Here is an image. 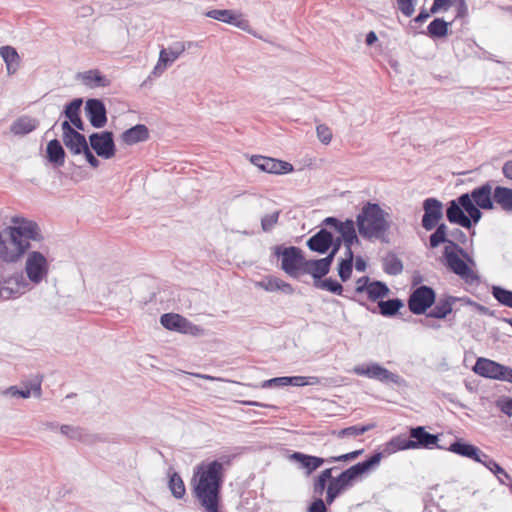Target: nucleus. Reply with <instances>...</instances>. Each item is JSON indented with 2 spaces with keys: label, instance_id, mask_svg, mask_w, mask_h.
I'll return each mask as SVG.
<instances>
[{
  "label": "nucleus",
  "instance_id": "nucleus-25",
  "mask_svg": "<svg viewBox=\"0 0 512 512\" xmlns=\"http://www.w3.org/2000/svg\"><path fill=\"white\" fill-rule=\"evenodd\" d=\"M446 449L460 456L472 459L478 463H481L485 456V453L481 451L478 447H476L473 444L466 443L461 439L455 440Z\"/></svg>",
  "mask_w": 512,
  "mask_h": 512
},
{
  "label": "nucleus",
  "instance_id": "nucleus-36",
  "mask_svg": "<svg viewBox=\"0 0 512 512\" xmlns=\"http://www.w3.org/2000/svg\"><path fill=\"white\" fill-rule=\"evenodd\" d=\"M390 292V289L386 285V283L378 280H374L369 284V288L366 291L367 298L372 301H380L382 298L386 297Z\"/></svg>",
  "mask_w": 512,
  "mask_h": 512
},
{
  "label": "nucleus",
  "instance_id": "nucleus-53",
  "mask_svg": "<svg viewBox=\"0 0 512 512\" xmlns=\"http://www.w3.org/2000/svg\"><path fill=\"white\" fill-rule=\"evenodd\" d=\"M316 133L319 141L325 145H328L332 140V131L325 125L320 124L316 127Z\"/></svg>",
  "mask_w": 512,
  "mask_h": 512
},
{
  "label": "nucleus",
  "instance_id": "nucleus-34",
  "mask_svg": "<svg viewBox=\"0 0 512 512\" xmlns=\"http://www.w3.org/2000/svg\"><path fill=\"white\" fill-rule=\"evenodd\" d=\"M451 22H446L443 18H435L427 26V35L432 39L444 38L448 35V29Z\"/></svg>",
  "mask_w": 512,
  "mask_h": 512
},
{
  "label": "nucleus",
  "instance_id": "nucleus-26",
  "mask_svg": "<svg viewBox=\"0 0 512 512\" xmlns=\"http://www.w3.org/2000/svg\"><path fill=\"white\" fill-rule=\"evenodd\" d=\"M46 157L54 167H62L64 165L66 152L58 139H52L47 143Z\"/></svg>",
  "mask_w": 512,
  "mask_h": 512
},
{
  "label": "nucleus",
  "instance_id": "nucleus-27",
  "mask_svg": "<svg viewBox=\"0 0 512 512\" xmlns=\"http://www.w3.org/2000/svg\"><path fill=\"white\" fill-rule=\"evenodd\" d=\"M149 138V130L144 124H137L121 134V140L127 145L144 142Z\"/></svg>",
  "mask_w": 512,
  "mask_h": 512
},
{
  "label": "nucleus",
  "instance_id": "nucleus-6",
  "mask_svg": "<svg viewBox=\"0 0 512 512\" xmlns=\"http://www.w3.org/2000/svg\"><path fill=\"white\" fill-rule=\"evenodd\" d=\"M435 301V290L430 286L421 285L411 291L407 304L412 314L423 315L435 304Z\"/></svg>",
  "mask_w": 512,
  "mask_h": 512
},
{
  "label": "nucleus",
  "instance_id": "nucleus-20",
  "mask_svg": "<svg viewBox=\"0 0 512 512\" xmlns=\"http://www.w3.org/2000/svg\"><path fill=\"white\" fill-rule=\"evenodd\" d=\"M458 301L464 304L473 303L468 297L445 295L437 302L435 301L434 308L427 313V318L445 319L453 311V305Z\"/></svg>",
  "mask_w": 512,
  "mask_h": 512
},
{
  "label": "nucleus",
  "instance_id": "nucleus-49",
  "mask_svg": "<svg viewBox=\"0 0 512 512\" xmlns=\"http://www.w3.org/2000/svg\"><path fill=\"white\" fill-rule=\"evenodd\" d=\"M337 272L342 282L348 281L353 272V263L348 259H340L337 266Z\"/></svg>",
  "mask_w": 512,
  "mask_h": 512
},
{
  "label": "nucleus",
  "instance_id": "nucleus-30",
  "mask_svg": "<svg viewBox=\"0 0 512 512\" xmlns=\"http://www.w3.org/2000/svg\"><path fill=\"white\" fill-rule=\"evenodd\" d=\"M494 206L497 205L503 211L512 213V189L504 186H496L493 192Z\"/></svg>",
  "mask_w": 512,
  "mask_h": 512
},
{
  "label": "nucleus",
  "instance_id": "nucleus-45",
  "mask_svg": "<svg viewBox=\"0 0 512 512\" xmlns=\"http://www.w3.org/2000/svg\"><path fill=\"white\" fill-rule=\"evenodd\" d=\"M60 432L72 440H79L82 442H88L89 435L85 433L84 429L77 427V426H71V425H62L60 427Z\"/></svg>",
  "mask_w": 512,
  "mask_h": 512
},
{
  "label": "nucleus",
  "instance_id": "nucleus-17",
  "mask_svg": "<svg viewBox=\"0 0 512 512\" xmlns=\"http://www.w3.org/2000/svg\"><path fill=\"white\" fill-rule=\"evenodd\" d=\"M434 229V232L429 236V245L431 248H437L439 245L445 243L447 244L446 246H450V248L456 250L463 258L473 263V260L470 258L469 254L461 246L454 243V241H450V231L448 230V227L445 223L439 222Z\"/></svg>",
  "mask_w": 512,
  "mask_h": 512
},
{
  "label": "nucleus",
  "instance_id": "nucleus-33",
  "mask_svg": "<svg viewBox=\"0 0 512 512\" xmlns=\"http://www.w3.org/2000/svg\"><path fill=\"white\" fill-rule=\"evenodd\" d=\"M80 76L83 83L91 88L107 87L111 84V80L102 75L97 69L85 71Z\"/></svg>",
  "mask_w": 512,
  "mask_h": 512
},
{
  "label": "nucleus",
  "instance_id": "nucleus-16",
  "mask_svg": "<svg viewBox=\"0 0 512 512\" xmlns=\"http://www.w3.org/2000/svg\"><path fill=\"white\" fill-rule=\"evenodd\" d=\"M250 161L261 171L271 174L283 175L294 170L291 163L267 156L253 155L251 156Z\"/></svg>",
  "mask_w": 512,
  "mask_h": 512
},
{
  "label": "nucleus",
  "instance_id": "nucleus-38",
  "mask_svg": "<svg viewBox=\"0 0 512 512\" xmlns=\"http://www.w3.org/2000/svg\"><path fill=\"white\" fill-rule=\"evenodd\" d=\"M488 470H490L498 479V481L505 485L511 476L492 458L485 454L483 461H481Z\"/></svg>",
  "mask_w": 512,
  "mask_h": 512
},
{
  "label": "nucleus",
  "instance_id": "nucleus-60",
  "mask_svg": "<svg viewBox=\"0 0 512 512\" xmlns=\"http://www.w3.org/2000/svg\"><path fill=\"white\" fill-rule=\"evenodd\" d=\"M371 280L368 276H362L356 280V285L354 289L355 294H363L366 293V291L369 288V284H371Z\"/></svg>",
  "mask_w": 512,
  "mask_h": 512
},
{
  "label": "nucleus",
  "instance_id": "nucleus-63",
  "mask_svg": "<svg viewBox=\"0 0 512 512\" xmlns=\"http://www.w3.org/2000/svg\"><path fill=\"white\" fill-rule=\"evenodd\" d=\"M456 19L466 18L468 16V6L465 0H457L456 1Z\"/></svg>",
  "mask_w": 512,
  "mask_h": 512
},
{
  "label": "nucleus",
  "instance_id": "nucleus-14",
  "mask_svg": "<svg viewBox=\"0 0 512 512\" xmlns=\"http://www.w3.org/2000/svg\"><path fill=\"white\" fill-rule=\"evenodd\" d=\"M424 214L421 225L426 231L433 230L443 218V203L437 198H426L422 203Z\"/></svg>",
  "mask_w": 512,
  "mask_h": 512
},
{
  "label": "nucleus",
  "instance_id": "nucleus-23",
  "mask_svg": "<svg viewBox=\"0 0 512 512\" xmlns=\"http://www.w3.org/2000/svg\"><path fill=\"white\" fill-rule=\"evenodd\" d=\"M288 459L298 464V468L302 469L305 475L309 476L326 462V458L305 454L302 452H293Z\"/></svg>",
  "mask_w": 512,
  "mask_h": 512
},
{
  "label": "nucleus",
  "instance_id": "nucleus-13",
  "mask_svg": "<svg viewBox=\"0 0 512 512\" xmlns=\"http://www.w3.org/2000/svg\"><path fill=\"white\" fill-rule=\"evenodd\" d=\"M409 435L410 438H406L409 449H432L434 446L445 449L444 446L438 444V435L427 432L423 426L412 427Z\"/></svg>",
  "mask_w": 512,
  "mask_h": 512
},
{
  "label": "nucleus",
  "instance_id": "nucleus-5",
  "mask_svg": "<svg viewBox=\"0 0 512 512\" xmlns=\"http://www.w3.org/2000/svg\"><path fill=\"white\" fill-rule=\"evenodd\" d=\"M30 246V242L17 238L6 227L0 231V259L3 262L16 263Z\"/></svg>",
  "mask_w": 512,
  "mask_h": 512
},
{
  "label": "nucleus",
  "instance_id": "nucleus-39",
  "mask_svg": "<svg viewBox=\"0 0 512 512\" xmlns=\"http://www.w3.org/2000/svg\"><path fill=\"white\" fill-rule=\"evenodd\" d=\"M36 397L41 396V384L36 383L33 384L30 388L26 387L24 389H19L17 386H10L6 390L3 391L4 395H9L11 397H21L27 399L31 396V393Z\"/></svg>",
  "mask_w": 512,
  "mask_h": 512
},
{
  "label": "nucleus",
  "instance_id": "nucleus-50",
  "mask_svg": "<svg viewBox=\"0 0 512 512\" xmlns=\"http://www.w3.org/2000/svg\"><path fill=\"white\" fill-rule=\"evenodd\" d=\"M281 211L276 210L273 213L266 214L261 218V228L263 232H271L278 223Z\"/></svg>",
  "mask_w": 512,
  "mask_h": 512
},
{
  "label": "nucleus",
  "instance_id": "nucleus-15",
  "mask_svg": "<svg viewBox=\"0 0 512 512\" xmlns=\"http://www.w3.org/2000/svg\"><path fill=\"white\" fill-rule=\"evenodd\" d=\"M26 274L33 283H40L48 273V262L46 257L38 251L29 253L26 266Z\"/></svg>",
  "mask_w": 512,
  "mask_h": 512
},
{
  "label": "nucleus",
  "instance_id": "nucleus-48",
  "mask_svg": "<svg viewBox=\"0 0 512 512\" xmlns=\"http://www.w3.org/2000/svg\"><path fill=\"white\" fill-rule=\"evenodd\" d=\"M82 104H83L82 98L73 99L71 102H69L65 106L63 114L69 121H71L74 118L79 117Z\"/></svg>",
  "mask_w": 512,
  "mask_h": 512
},
{
  "label": "nucleus",
  "instance_id": "nucleus-62",
  "mask_svg": "<svg viewBox=\"0 0 512 512\" xmlns=\"http://www.w3.org/2000/svg\"><path fill=\"white\" fill-rule=\"evenodd\" d=\"M308 512H328L324 500L320 497L314 499L308 507Z\"/></svg>",
  "mask_w": 512,
  "mask_h": 512
},
{
  "label": "nucleus",
  "instance_id": "nucleus-56",
  "mask_svg": "<svg viewBox=\"0 0 512 512\" xmlns=\"http://www.w3.org/2000/svg\"><path fill=\"white\" fill-rule=\"evenodd\" d=\"M398 9L406 17H411L415 12L416 0H396Z\"/></svg>",
  "mask_w": 512,
  "mask_h": 512
},
{
  "label": "nucleus",
  "instance_id": "nucleus-2",
  "mask_svg": "<svg viewBox=\"0 0 512 512\" xmlns=\"http://www.w3.org/2000/svg\"><path fill=\"white\" fill-rule=\"evenodd\" d=\"M222 459L224 462L203 461L193 471L192 493L205 512H220L221 489L225 478L224 463H230L229 457Z\"/></svg>",
  "mask_w": 512,
  "mask_h": 512
},
{
  "label": "nucleus",
  "instance_id": "nucleus-43",
  "mask_svg": "<svg viewBox=\"0 0 512 512\" xmlns=\"http://www.w3.org/2000/svg\"><path fill=\"white\" fill-rule=\"evenodd\" d=\"M374 427V424L367 425H353L341 429L339 431H333V435H336L338 438L344 437H357L363 435L367 431L371 430Z\"/></svg>",
  "mask_w": 512,
  "mask_h": 512
},
{
  "label": "nucleus",
  "instance_id": "nucleus-61",
  "mask_svg": "<svg viewBox=\"0 0 512 512\" xmlns=\"http://www.w3.org/2000/svg\"><path fill=\"white\" fill-rule=\"evenodd\" d=\"M341 245L342 239L340 237H334L333 245H331V248L329 249L327 256H325L323 259L329 260V263L332 264L336 254L341 248Z\"/></svg>",
  "mask_w": 512,
  "mask_h": 512
},
{
  "label": "nucleus",
  "instance_id": "nucleus-41",
  "mask_svg": "<svg viewBox=\"0 0 512 512\" xmlns=\"http://www.w3.org/2000/svg\"><path fill=\"white\" fill-rule=\"evenodd\" d=\"M329 260L315 259V263L312 268L311 277L313 278V286L315 287L331 270Z\"/></svg>",
  "mask_w": 512,
  "mask_h": 512
},
{
  "label": "nucleus",
  "instance_id": "nucleus-22",
  "mask_svg": "<svg viewBox=\"0 0 512 512\" xmlns=\"http://www.w3.org/2000/svg\"><path fill=\"white\" fill-rule=\"evenodd\" d=\"M160 323L166 329L180 333L195 334V332L199 330V328L192 324L188 319L175 313L163 314L160 317Z\"/></svg>",
  "mask_w": 512,
  "mask_h": 512
},
{
  "label": "nucleus",
  "instance_id": "nucleus-21",
  "mask_svg": "<svg viewBox=\"0 0 512 512\" xmlns=\"http://www.w3.org/2000/svg\"><path fill=\"white\" fill-rule=\"evenodd\" d=\"M85 114L94 128H102L107 123V110L102 100L91 98L85 103Z\"/></svg>",
  "mask_w": 512,
  "mask_h": 512
},
{
  "label": "nucleus",
  "instance_id": "nucleus-59",
  "mask_svg": "<svg viewBox=\"0 0 512 512\" xmlns=\"http://www.w3.org/2000/svg\"><path fill=\"white\" fill-rule=\"evenodd\" d=\"M496 406L501 410V412H503L507 416H512V398L504 397L498 399L496 401Z\"/></svg>",
  "mask_w": 512,
  "mask_h": 512
},
{
  "label": "nucleus",
  "instance_id": "nucleus-18",
  "mask_svg": "<svg viewBox=\"0 0 512 512\" xmlns=\"http://www.w3.org/2000/svg\"><path fill=\"white\" fill-rule=\"evenodd\" d=\"M27 282L21 273L3 277L0 279V298L8 300L23 293Z\"/></svg>",
  "mask_w": 512,
  "mask_h": 512
},
{
  "label": "nucleus",
  "instance_id": "nucleus-32",
  "mask_svg": "<svg viewBox=\"0 0 512 512\" xmlns=\"http://www.w3.org/2000/svg\"><path fill=\"white\" fill-rule=\"evenodd\" d=\"M406 437L403 435L395 436L383 445L382 451H376L372 456L379 454L380 460L384 456L391 455L397 451L408 450Z\"/></svg>",
  "mask_w": 512,
  "mask_h": 512
},
{
  "label": "nucleus",
  "instance_id": "nucleus-57",
  "mask_svg": "<svg viewBox=\"0 0 512 512\" xmlns=\"http://www.w3.org/2000/svg\"><path fill=\"white\" fill-rule=\"evenodd\" d=\"M450 241H454V243L465 245L468 241L467 235L460 228H453L449 232Z\"/></svg>",
  "mask_w": 512,
  "mask_h": 512
},
{
  "label": "nucleus",
  "instance_id": "nucleus-42",
  "mask_svg": "<svg viewBox=\"0 0 512 512\" xmlns=\"http://www.w3.org/2000/svg\"><path fill=\"white\" fill-rule=\"evenodd\" d=\"M168 488L176 499H183L186 494L184 481L177 472L169 474Z\"/></svg>",
  "mask_w": 512,
  "mask_h": 512
},
{
  "label": "nucleus",
  "instance_id": "nucleus-4",
  "mask_svg": "<svg viewBox=\"0 0 512 512\" xmlns=\"http://www.w3.org/2000/svg\"><path fill=\"white\" fill-rule=\"evenodd\" d=\"M380 463L379 454L376 456H370L362 462H358L349 468L343 470L338 476H336L331 483H329L338 493L343 494L350 488H352L355 482L358 481L364 474L368 473L371 469Z\"/></svg>",
  "mask_w": 512,
  "mask_h": 512
},
{
  "label": "nucleus",
  "instance_id": "nucleus-8",
  "mask_svg": "<svg viewBox=\"0 0 512 512\" xmlns=\"http://www.w3.org/2000/svg\"><path fill=\"white\" fill-rule=\"evenodd\" d=\"M354 372L360 376H366L370 379H376L382 383H393L397 386H405L406 381L404 378L396 373L389 371L378 363H371L368 365L355 366Z\"/></svg>",
  "mask_w": 512,
  "mask_h": 512
},
{
  "label": "nucleus",
  "instance_id": "nucleus-10",
  "mask_svg": "<svg viewBox=\"0 0 512 512\" xmlns=\"http://www.w3.org/2000/svg\"><path fill=\"white\" fill-rule=\"evenodd\" d=\"M89 147L95 151L97 156L103 159H111L116 153L113 132L106 130L90 134Z\"/></svg>",
  "mask_w": 512,
  "mask_h": 512
},
{
  "label": "nucleus",
  "instance_id": "nucleus-19",
  "mask_svg": "<svg viewBox=\"0 0 512 512\" xmlns=\"http://www.w3.org/2000/svg\"><path fill=\"white\" fill-rule=\"evenodd\" d=\"M206 16L230 25L243 31L250 32V23L241 13L229 9H213L206 13Z\"/></svg>",
  "mask_w": 512,
  "mask_h": 512
},
{
  "label": "nucleus",
  "instance_id": "nucleus-9",
  "mask_svg": "<svg viewBox=\"0 0 512 512\" xmlns=\"http://www.w3.org/2000/svg\"><path fill=\"white\" fill-rule=\"evenodd\" d=\"M473 371L484 378L509 382L512 368L487 358H478Z\"/></svg>",
  "mask_w": 512,
  "mask_h": 512
},
{
  "label": "nucleus",
  "instance_id": "nucleus-1",
  "mask_svg": "<svg viewBox=\"0 0 512 512\" xmlns=\"http://www.w3.org/2000/svg\"><path fill=\"white\" fill-rule=\"evenodd\" d=\"M493 181H486L471 192L463 193L447 203L445 214L449 223L471 229L481 220V210H493Z\"/></svg>",
  "mask_w": 512,
  "mask_h": 512
},
{
  "label": "nucleus",
  "instance_id": "nucleus-28",
  "mask_svg": "<svg viewBox=\"0 0 512 512\" xmlns=\"http://www.w3.org/2000/svg\"><path fill=\"white\" fill-rule=\"evenodd\" d=\"M192 45L191 42H175L173 45L168 48L161 49L159 55L161 56L162 63H168L171 65L175 60H177L187 48H190Z\"/></svg>",
  "mask_w": 512,
  "mask_h": 512
},
{
  "label": "nucleus",
  "instance_id": "nucleus-7",
  "mask_svg": "<svg viewBox=\"0 0 512 512\" xmlns=\"http://www.w3.org/2000/svg\"><path fill=\"white\" fill-rule=\"evenodd\" d=\"M273 255L281 259V269L290 277L297 279V268L302 260V249L297 246L276 245Z\"/></svg>",
  "mask_w": 512,
  "mask_h": 512
},
{
  "label": "nucleus",
  "instance_id": "nucleus-3",
  "mask_svg": "<svg viewBox=\"0 0 512 512\" xmlns=\"http://www.w3.org/2000/svg\"><path fill=\"white\" fill-rule=\"evenodd\" d=\"M389 214L379 204L367 202L356 217L359 234L366 239L385 241L386 232L390 229Z\"/></svg>",
  "mask_w": 512,
  "mask_h": 512
},
{
  "label": "nucleus",
  "instance_id": "nucleus-64",
  "mask_svg": "<svg viewBox=\"0 0 512 512\" xmlns=\"http://www.w3.org/2000/svg\"><path fill=\"white\" fill-rule=\"evenodd\" d=\"M91 149V147L86 148L82 154L84 155L86 161L90 164L91 167L98 168L100 166V161L92 153Z\"/></svg>",
  "mask_w": 512,
  "mask_h": 512
},
{
  "label": "nucleus",
  "instance_id": "nucleus-55",
  "mask_svg": "<svg viewBox=\"0 0 512 512\" xmlns=\"http://www.w3.org/2000/svg\"><path fill=\"white\" fill-rule=\"evenodd\" d=\"M314 263H315V259H306L304 256V252H303L302 260L299 262L298 268H297V279L302 274L311 275Z\"/></svg>",
  "mask_w": 512,
  "mask_h": 512
},
{
  "label": "nucleus",
  "instance_id": "nucleus-37",
  "mask_svg": "<svg viewBox=\"0 0 512 512\" xmlns=\"http://www.w3.org/2000/svg\"><path fill=\"white\" fill-rule=\"evenodd\" d=\"M338 232L341 234L339 237L342 239V243L345 247L352 246L355 242H358L353 220L347 219Z\"/></svg>",
  "mask_w": 512,
  "mask_h": 512
},
{
  "label": "nucleus",
  "instance_id": "nucleus-24",
  "mask_svg": "<svg viewBox=\"0 0 512 512\" xmlns=\"http://www.w3.org/2000/svg\"><path fill=\"white\" fill-rule=\"evenodd\" d=\"M333 241V234L326 228H321L307 240L306 245L312 252L325 254L333 245Z\"/></svg>",
  "mask_w": 512,
  "mask_h": 512
},
{
  "label": "nucleus",
  "instance_id": "nucleus-12",
  "mask_svg": "<svg viewBox=\"0 0 512 512\" xmlns=\"http://www.w3.org/2000/svg\"><path fill=\"white\" fill-rule=\"evenodd\" d=\"M12 223L14 226H7L9 232H12L17 238L25 239L27 242L30 240L41 241L42 235L40 233L39 226L36 222L27 220L22 217H13Z\"/></svg>",
  "mask_w": 512,
  "mask_h": 512
},
{
  "label": "nucleus",
  "instance_id": "nucleus-46",
  "mask_svg": "<svg viewBox=\"0 0 512 512\" xmlns=\"http://www.w3.org/2000/svg\"><path fill=\"white\" fill-rule=\"evenodd\" d=\"M493 297L503 306L512 308V291L501 286H493Z\"/></svg>",
  "mask_w": 512,
  "mask_h": 512
},
{
  "label": "nucleus",
  "instance_id": "nucleus-51",
  "mask_svg": "<svg viewBox=\"0 0 512 512\" xmlns=\"http://www.w3.org/2000/svg\"><path fill=\"white\" fill-rule=\"evenodd\" d=\"M288 385L302 387L307 385H317L319 383L318 377H304V376H287Z\"/></svg>",
  "mask_w": 512,
  "mask_h": 512
},
{
  "label": "nucleus",
  "instance_id": "nucleus-11",
  "mask_svg": "<svg viewBox=\"0 0 512 512\" xmlns=\"http://www.w3.org/2000/svg\"><path fill=\"white\" fill-rule=\"evenodd\" d=\"M459 255L460 254L456 250L450 248V246H445L443 256L448 268L466 282L472 283L478 277L467 263L459 257Z\"/></svg>",
  "mask_w": 512,
  "mask_h": 512
},
{
  "label": "nucleus",
  "instance_id": "nucleus-54",
  "mask_svg": "<svg viewBox=\"0 0 512 512\" xmlns=\"http://www.w3.org/2000/svg\"><path fill=\"white\" fill-rule=\"evenodd\" d=\"M456 1L457 0H434L431 6V12L435 14L446 12L456 4Z\"/></svg>",
  "mask_w": 512,
  "mask_h": 512
},
{
  "label": "nucleus",
  "instance_id": "nucleus-58",
  "mask_svg": "<svg viewBox=\"0 0 512 512\" xmlns=\"http://www.w3.org/2000/svg\"><path fill=\"white\" fill-rule=\"evenodd\" d=\"M328 482L319 478L318 476H314L313 478V493L315 495H318L320 498L321 496L327 491Z\"/></svg>",
  "mask_w": 512,
  "mask_h": 512
},
{
  "label": "nucleus",
  "instance_id": "nucleus-47",
  "mask_svg": "<svg viewBox=\"0 0 512 512\" xmlns=\"http://www.w3.org/2000/svg\"><path fill=\"white\" fill-rule=\"evenodd\" d=\"M0 55L6 63L7 70H10L13 64H19V55L15 48L11 46H3L0 48Z\"/></svg>",
  "mask_w": 512,
  "mask_h": 512
},
{
  "label": "nucleus",
  "instance_id": "nucleus-35",
  "mask_svg": "<svg viewBox=\"0 0 512 512\" xmlns=\"http://www.w3.org/2000/svg\"><path fill=\"white\" fill-rule=\"evenodd\" d=\"M404 303L399 298L380 300L378 302L379 313L385 317H393L398 314Z\"/></svg>",
  "mask_w": 512,
  "mask_h": 512
},
{
  "label": "nucleus",
  "instance_id": "nucleus-31",
  "mask_svg": "<svg viewBox=\"0 0 512 512\" xmlns=\"http://www.w3.org/2000/svg\"><path fill=\"white\" fill-rule=\"evenodd\" d=\"M63 143L72 155H80L89 147V142H87L85 135L78 131L63 139Z\"/></svg>",
  "mask_w": 512,
  "mask_h": 512
},
{
  "label": "nucleus",
  "instance_id": "nucleus-44",
  "mask_svg": "<svg viewBox=\"0 0 512 512\" xmlns=\"http://www.w3.org/2000/svg\"><path fill=\"white\" fill-rule=\"evenodd\" d=\"M385 273L396 276L403 271V263L395 254H389L383 261Z\"/></svg>",
  "mask_w": 512,
  "mask_h": 512
},
{
  "label": "nucleus",
  "instance_id": "nucleus-40",
  "mask_svg": "<svg viewBox=\"0 0 512 512\" xmlns=\"http://www.w3.org/2000/svg\"><path fill=\"white\" fill-rule=\"evenodd\" d=\"M315 288L331 292V293H333L335 295L345 296V297L349 298L350 300L356 301L355 297L348 296V295H343V292H344L343 285L340 282H338L337 280L333 279V278L322 279L315 286Z\"/></svg>",
  "mask_w": 512,
  "mask_h": 512
},
{
  "label": "nucleus",
  "instance_id": "nucleus-52",
  "mask_svg": "<svg viewBox=\"0 0 512 512\" xmlns=\"http://www.w3.org/2000/svg\"><path fill=\"white\" fill-rule=\"evenodd\" d=\"M280 278L275 276H267L262 281L257 282V286L268 291L275 292L278 291Z\"/></svg>",
  "mask_w": 512,
  "mask_h": 512
},
{
  "label": "nucleus",
  "instance_id": "nucleus-29",
  "mask_svg": "<svg viewBox=\"0 0 512 512\" xmlns=\"http://www.w3.org/2000/svg\"><path fill=\"white\" fill-rule=\"evenodd\" d=\"M39 125V121L29 116L17 118L10 126V131L14 135L24 136L34 131Z\"/></svg>",
  "mask_w": 512,
  "mask_h": 512
}]
</instances>
